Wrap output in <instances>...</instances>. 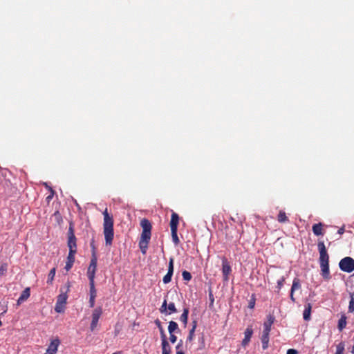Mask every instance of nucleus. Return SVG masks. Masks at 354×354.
I'll return each mask as SVG.
<instances>
[{"label":"nucleus","mask_w":354,"mask_h":354,"mask_svg":"<svg viewBox=\"0 0 354 354\" xmlns=\"http://www.w3.org/2000/svg\"><path fill=\"white\" fill-rule=\"evenodd\" d=\"M317 249L319 253V263L320 266L321 275L324 279L328 281L331 278L329 270V254H328L324 241H318Z\"/></svg>","instance_id":"1"},{"label":"nucleus","mask_w":354,"mask_h":354,"mask_svg":"<svg viewBox=\"0 0 354 354\" xmlns=\"http://www.w3.org/2000/svg\"><path fill=\"white\" fill-rule=\"evenodd\" d=\"M140 226L142 231L139 240V248L141 252L145 254L151 236L152 225L147 218H142L140 221Z\"/></svg>","instance_id":"2"},{"label":"nucleus","mask_w":354,"mask_h":354,"mask_svg":"<svg viewBox=\"0 0 354 354\" xmlns=\"http://www.w3.org/2000/svg\"><path fill=\"white\" fill-rule=\"evenodd\" d=\"M102 214L104 216L103 232L104 235L105 243L106 245H111L112 244L114 236L113 218L109 214L107 208L104 209V211L102 212Z\"/></svg>","instance_id":"3"},{"label":"nucleus","mask_w":354,"mask_h":354,"mask_svg":"<svg viewBox=\"0 0 354 354\" xmlns=\"http://www.w3.org/2000/svg\"><path fill=\"white\" fill-rule=\"evenodd\" d=\"M70 287V283L67 282L66 290L65 292H63L62 290H61V293L57 296V301L55 306V312L59 313L64 312L66 301L68 299L67 292L69 290Z\"/></svg>","instance_id":"4"},{"label":"nucleus","mask_w":354,"mask_h":354,"mask_svg":"<svg viewBox=\"0 0 354 354\" xmlns=\"http://www.w3.org/2000/svg\"><path fill=\"white\" fill-rule=\"evenodd\" d=\"M91 246L93 247L92 255L90 261L89 266L87 270V277L89 281H92L95 279V272L97 270V257L96 255V252L95 247L93 243H91Z\"/></svg>","instance_id":"5"},{"label":"nucleus","mask_w":354,"mask_h":354,"mask_svg":"<svg viewBox=\"0 0 354 354\" xmlns=\"http://www.w3.org/2000/svg\"><path fill=\"white\" fill-rule=\"evenodd\" d=\"M339 267L343 272L351 273L354 271V259L350 257H344L340 260Z\"/></svg>","instance_id":"6"},{"label":"nucleus","mask_w":354,"mask_h":354,"mask_svg":"<svg viewBox=\"0 0 354 354\" xmlns=\"http://www.w3.org/2000/svg\"><path fill=\"white\" fill-rule=\"evenodd\" d=\"M160 312L165 315H171L177 312L174 303L171 302L167 305V300L164 299L162 306L160 308Z\"/></svg>","instance_id":"7"},{"label":"nucleus","mask_w":354,"mask_h":354,"mask_svg":"<svg viewBox=\"0 0 354 354\" xmlns=\"http://www.w3.org/2000/svg\"><path fill=\"white\" fill-rule=\"evenodd\" d=\"M102 314V307H97L95 308L92 313V320L90 326V329L91 331L95 330V329L97 326L98 321L100 317Z\"/></svg>","instance_id":"8"},{"label":"nucleus","mask_w":354,"mask_h":354,"mask_svg":"<svg viewBox=\"0 0 354 354\" xmlns=\"http://www.w3.org/2000/svg\"><path fill=\"white\" fill-rule=\"evenodd\" d=\"M232 272L231 266L225 257L222 259V274L223 281H227L229 280V275Z\"/></svg>","instance_id":"9"},{"label":"nucleus","mask_w":354,"mask_h":354,"mask_svg":"<svg viewBox=\"0 0 354 354\" xmlns=\"http://www.w3.org/2000/svg\"><path fill=\"white\" fill-rule=\"evenodd\" d=\"M174 273V259L170 258L168 266L167 273L164 276L162 281L164 283H168L171 281Z\"/></svg>","instance_id":"10"},{"label":"nucleus","mask_w":354,"mask_h":354,"mask_svg":"<svg viewBox=\"0 0 354 354\" xmlns=\"http://www.w3.org/2000/svg\"><path fill=\"white\" fill-rule=\"evenodd\" d=\"M59 344L60 341L59 338L57 337L53 339L48 345L46 352L44 354H56Z\"/></svg>","instance_id":"11"},{"label":"nucleus","mask_w":354,"mask_h":354,"mask_svg":"<svg viewBox=\"0 0 354 354\" xmlns=\"http://www.w3.org/2000/svg\"><path fill=\"white\" fill-rule=\"evenodd\" d=\"M301 288L300 281L298 278H295L292 281V285L290 289V300L295 303L296 301V299L294 297L295 291L299 290Z\"/></svg>","instance_id":"12"},{"label":"nucleus","mask_w":354,"mask_h":354,"mask_svg":"<svg viewBox=\"0 0 354 354\" xmlns=\"http://www.w3.org/2000/svg\"><path fill=\"white\" fill-rule=\"evenodd\" d=\"M324 226L325 225L321 222L314 224L312 227L313 234L317 236H323L325 233Z\"/></svg>","instance_id":"13"},{"label":"nucleus","mask_w":354,"mask_h":354,"mask_svg":"<svg viewBox=\"0 0 354 354\" xmlns=\"http://www.w3.org/2000/svg\"><path fill=\"white\" fill-rule=\"evenodd\" d=\"M252 334H253L252 327V326H249L245 329V330L244 332L245 337H244V339L242 341V345L243 346H247L249 344Z\"/></svg>","instance_id":"14"},{"label":"nucleus","mask_w":354,"mask_h":354,"mask_svg":"<svg viewBox=\"0 0 354 354\" xmlns=\"http://www.w3.org/2000/svg\"><path fill=\"white\" fill-rule=\"evenodd\" d=\"M30 295V289L29 287L26 288L21 292L20 297L17 301V305L20 306L24 301H26Z\"/></svg>","instance_id":"15"},{"label":"nucleus","mask_w":354,"mask_h":354,"mask_svg":"<svg viewBox=\"0 0 354 354\" xmlns=\"http://www.w3.org/2000/svg\"><path fill=\"white\" fill-rule=\"evenodd\" d=\"M76 253H73V251H69L67 261L66 262L65 269L66 271H69L75 262V255Z\"/></svg>","instance_id":"16"},{"label":"nucleus","mask_w":354,"mask_h":354,"mask_svg":"<svg viewBox=\"0 0 354 354\" xmlns=\"http://www.w3.org/2000/svg\"><path fill=\"white\" fill-rule=\"evenodd\" d=\"M179 223V216L176 212H172L170 221L171 230H178Z\"/></svg>","instance_id":"17"},{"label":"nucleus","mask_w":354,"mask_h":354,"mask_svg":"<svg viewBox=\"0 0 354 354\" xmlns=\"http://www.w3.org/2000/svg\"><path fill=\"white\" fill-rule=\"evenodd\" d=\"M269 332H264L263 331L262 336H261V343H262V348L263 350H266L268 348L269 346Z\"/></svg>","instance_id":"18"},{"label":"nucleus","mask_w":354,"mask_h":354,"mask_svg":"<svg viewBox=\"0 0 354 354\" xmlns=\"http://www.w3.org/2000/svg\"><path fill=\"white\" fill-rule=\"evenodd\" d=\"M312 310V305L308 303L305 305V308L303 313V317L305 321H309L310 319V314Z\"/></svg>","instance_id":"19"},{"label":"nucleus","mask_w":354,"mask_h":354,"mask_svg":"<svg viewBox=\"0 0 354 354\" xmlns=\"http://www.w3.org/2000/svg\"><path fill=\"white\" fill-rule=\"evenodd\" d=\"M162 339V354H170L171 347L167 342V337Z\"/></svg>","instance_id":"20"},{"label":"nucleus","mask_w":354,"mask_h":354,"mask_svg":"<svg viewBox=\"0 0 354 354\" xmlns=\"http://www.w3.org/2000/svg\"><path fill=\"white\" fill-rule=\"evenodd\" d=\"M274 318L272 316L269 315L268 317V321L265 322L263 324V331L270 333L271 330V326L274 322Z\"/></svg>","instance_id":"21"},{"label":"nucleus","mask_w":354,"mask_h":354,"mask_svg":"<svg viewBox=\"0 0 354 354\" xmlns=\"http://www.w3.org/2000/svg\"><path fill=\"white\" fill-rule=\"evenodd\" d=\"M346 319H347V317H346V315L342 314L338 321V325H337V328L339 331H342L343 329H344L346 328V324H347Z\"/></svg>","instance_id":"22"},{"label":"nucleus","mask_w":354,"mask_h":354,"mask_svg":"<svg viewBox=\"0 0 354 354\" xmlns=\"http://www.w3.org/2000/svg\"><path fill=\"white\" fill-rule=\"evenodd\" d=\"M68 247L69 251H73V253L77 252L76 238H68Z\"/></svg>","instance_id":"23"},{"label":"nucleus","mask_w":354,"mask_h":354,"mask_svg":"<svg viewBox=\"0 0 354 354\" xmlns=\"http://www.w3.org/2000/svg\"><path fill=\"white\" fill-rule=\"evenodd\" d=\"M168 331L170 335L174 332H180L178 324L174 321H170L168 326Z\"/></svg>","instance_id":"24"},{"label":"nucleus","mask_w":354,"mask_h":354,"mask_svg":"<svg viewBox=\"0 0 354 354\" xmlns=\"http://www.w3.org/2000/svg\"><path fill=\"white\" fill-rule=\"evenodd\" d=\"M197 326V322L194 321L192 322V328L189 330V335L187 336V340L189 342H192L194 337V332Z\"/></svg>","instance_id":"25"},{"label":"nucleus","mask_w":354,"mask_h":354,"mask_svg":"<svg viewBox=\"0 0 354 354\" xmlns=\"http://www.w3.org/2000/svg\"><path fill=\"white\" fill-rule=\"evenodd\" d=\"M277 221L279 223H286L289 221L288 217L286 216V214L285 212L281 210L279 212L278 216H277Z\"/></svg>","instance_id":"26"},{"label":"nucleus","mask_w":354,"mask_h":354,"mask_svg":"<svg viewBox=\"0 0 354 354\" xmlns=\"http://www.w3.org/2000/svg\"><path fill=\"white\" fill-rule=\"evenodd\" d=\"M350 301L348 308V311L350 313H354V292L349 293Z\"/></svg>","instance_id":"27"},{"label":"nucleus","mask_w":354,"mask_h":354,"mask_svg":"<svg viewBox=\"0 0 354 354\" xmlns=\"http://www.w3.org/2000/svg\"><path fill=\"white\" fill-rule=\"evenodd\" d=\"M188 315H189V308H185L183 309V312L180 315V320L186 325L188 320Z\"/></svg>","instance_id":"28"},{"label":"nucleus","mask_w":354,"mask_h":354,"mask_svg":"<svg viewBox=\"0 0 354 354\" xmlns=\"http://www.w3.org/2000/svg\"><path fill=\"white\" fill-rule=\"evenodd\" d=\"M89 286H90V297H96L97 296V291L95 288V281L94 280L89 281Z\"/></svg>","instance_id":"29"},{"label":"nucleus","mask_w":354,"mask_h":354,"mask_svg":"<svg viewBox=\"0 0 354 354\" xmlns=\"http://www.w3.org/2000/svg\"><path fill=\"white\" fill-rule=\"evenodd\" d=\"M55 273H56V268H53L50 270L48 275V279H47L48 283H49V284L53 283L54 277L55 276Z\"/></svg>","instance_id":"30"},{"label":"nucleus","mask_w":354,"mask_h":354,"mask_svg":"<svg viewBox=\"0 0 354 354\" xmlns=\"http://www.w3.org/2000/svg\"><path fill=\"white\" fill-rule=\"evenodd\" d=\"M154 322H155V324L158 328V330H160L161 339H164V337H166V335H165L164 328L162 326V324H161L160 321L157 319L155 320Z\"/></svg>","instance_id":"31"},{"label":"nucleus","mask_w":354,"mask_h":354,"mask_svg":"<svg viewBox=\"0 0 354 354\" xmlns=\"http://www.w3.org/2000/svg\"><path fill=\"white\" fill-rule=\"evenodd\" d=\"M345 344L343 342L339 343L336 346V352L335 354H343L344 351Z\"/></svg>","instance_id":"32"},{"label":"nucleus","mask_w":354,"mask_h":354,"mask_svg":"<svg viewBox=\"0 0 354 354\" xmlns=\"http://www.w3.org/2000/svg\"><path fill=\"white\" fill-rule=\"evenodd\" d=\"M177 231L178 230H171L172 240L176 245H178L180 242L177 234Z\"/></svg>","instance_id":"33"},{"label":"nucleus","mask_w":354,"mask_h":354,"mask_svg":"<svg viewBox=\"0 0 354 354\" xmlns=\"http://www.w3.org/2000/svg\"><path fill=\"white\" fill-rule=\"evenodd\" d=\"M8 270V264L6 263H3L0 266V277L6 274Z\"/></svg>","instance_id":"34"},{"label":"nucleus","mask_w":354,"mask_h":354,"mask_svg":"<svg viewBox=\"0 0 354 354\" xmlns=\"http://www.w3.org/2000/svg\"><path fill=\"white\" fill-rule=\"evenodd\" d=\"M182 276H183V279L185 280V281H190L192 279V274L189 272L187 271V270H184L182 273Z\"/></svg>","instance_id":"35"},{"label":"nucleus","mask_w":354,"mask_h":354,"mask_svg":"<svg viewBox=\"0 0 354 354\" xmlns=\"http://www.w3.org/2000/svg\"><path fill=\"white\" fill-rule=\"evenodd\" d=\"M284 281L285 277L283 276L281 277V278L277 280V288H278L279 291L281 289L282 286H283Z\"/></svg>","instance_id":"36"},{"label":"nucleus","mask_w":354,"mask_h":354,"mask_svg":"<svg viewBox=\"0 0 354 354\" xmlns=\"http://www.w3.org/2000/svg\"><path fill=\"white\" fill-rule=\"evenodd\" d=\"M68 238H76L74 234V229L72 224L70 225L68 231Z\"/></svg>","instance_id":"37"},{"label":"nucleus","mask_w":354,"mask_h":354,"mask_svg":"<svg viewBox=\"0 0 354 354\" xmlns=\"http://www.w3.org/2000/svg\"><path fill=\"white\" fill-rule=\"evenodd\" d=\"M95 297H90V298H89V306L91 308L94 307V306H95Z\"/></svg>","instance_id":"38"},{"label":"nucleus","mask_w":354,"mask_h":354,"mask_svg":"<svg viewBox=\"0 0 354 354\" xmlns=\"http://www.w3.org/2000/svg\"><path fill=\"white\" fill-rule=\"evenodd\" d=\"M169 340L171 343L174 344L176 342L177 337L174 334L171 333V335H170V337H169Z\"/></svg>","instance_id":"39"},{"label":"nucleus","mask_w":354,"mask_h":354,"mask_svg":"<svg viewBox=\"0 0 354 354\" xmlns=\"http://www.w3.org/2000/svg\"><path fill=\"white\" fill-rule=\"evenodd\" d=\"M254 305H255V299L254 298H252L250 302H249V305H248V307L250 308H253L254 307Z\"/></svg>","instance_id":"40"},{"label":"nucleus","mask_w":354,"mask_h":354,"mask_svg":"<svg viewBox=\"0 0 354 354\" xmlns=\"http://www.w3.org/2000/svg\"><path fill=\"white\" fill-rule=\"evenodd\" d=\"M50 192H51V194L48 196L46 198V200H48V201L53 198L54 195V190L52 189V187H50Z\"/></svg>","instance_id":"41"},{"label":"nucleus","mask_w":354,"mask_h":354,"mask_svg":"<svg viewBox=\"0 0 354 354\" xmlns=\"http://www.w3.org/2000/svg\"><path fill=\"white\" fill-rule=\"evenodd\" d=\"M286 354H298V352L297 350L290 348L287 351Z\"/></svg>","instance_id":"42"},{"label":"nucleus","mask_w":354,"mask_h":354,"mask_svg":"<svg viewBox=\"0 0 354 354\" xmlns=\"http://www.w3.org/2000/svg\"><path fill=\"white\" fill-rule=\"evenodd\" d=\"M209 299L211 300V304H212L214 303V296H213L212 291H210L209 292Z\"/></svg>","instance_id":"43"},{"label":"nucleus","mask_w":354,"mask_h":354,"mask_svg":"<svg viewBox=\"0 0 354 354\" xmlns=\"http://www.w3.org/2000/svg\"><path fill=\"white\" fill-rule=\"evenodd\" d=\"M345 230H344V227H340L338 231H337V233L340 235L343 234Z\"/></svg>","instance_id":"44"},{"label":"nucleus","mask_w":354,"mask_h":354,"mask_svg":"<svg viewBox=\"0 0 354 354\" xmlns=\"http://www.w3.org/2000/svg\"><path fill=\"white\" fill-rule=\"evenodd\" d=\"M183 345V341L180 340L177 346H176V349L178 351Z\"/></svg>","instance_id":"45"},{"label":"nucleus","mask_w":354,"mask_h":354,"mask_svg":"<svg viewBox=\"0 0 354 354\" xmlns=\"http://www.w3.org/2000/svg\"><path fill=\"white\" fill-rule=\"evenodd\" d=\"M54 216H56V217H59L60 216V214L59 212H55V214H54Z\"/></svg>","instance_id":"46"},{"label":"nucleus","mask_w":354,"mask_h":354,"mask_svg":"<svg viewBox=\"0 0 354 354\" xmlns=\"http://www.w3.org/2000/svg\"><path fill=\"white\" fill-rule=\"evenodd\" d=\"M176 354H185V353H184V352H183V351H178L176 352Z\"/></svg>","instance_id":"47"},{"label":"nucleus","mask_w":354,"mask_h":354,"mask_svg":"<svg viewBox=\"0 0 354 354\" xmlns=\"http://www.w3.org/2000/svg\"><path fill=\"white\" fill-rule=\"evenodd\" d=\"M351 352L352 354H354V344L352 346V349H351Z\"/></svg>","instance_id":"48"},{"label":"nucleus","mask_w":354,"mask_h":354,"mask_svg":"<svg viewBox=\"0 0 354 354\" xmlns=\"http://www.w3.org/2000/svg\"><path fill=\"white\" fill-rule=\"evenodd\" d=\"M44 185H45V186L48 188V189H49V190H50V187L48 186L47 183H44Z\"/></svg>","instance_id":"49"},{"label":"nucleus","mask_w":354,"mask_h":354,"mask_svg":"<svg viewBox=\"0 0 354 354\" xmlns=\"http://www.w3.org/2000/svg\"><path fill=\"white\" fill-rule=\"evenodd\" d=\"M113 354H120L119 353H113Z\"/></svg>","instance_id":"50"}]
</instances>
